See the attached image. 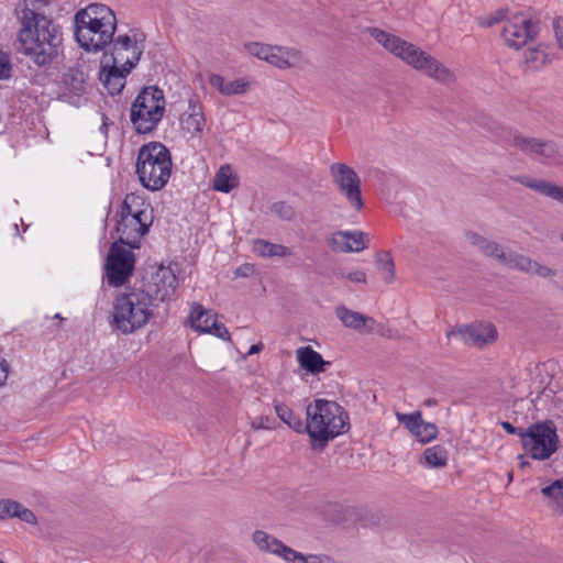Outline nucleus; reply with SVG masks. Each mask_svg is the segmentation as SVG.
Instances as JSON below:
<instances>
[{"mask_svg": "<svg viewBox=\"0 0 563 563\" xmlns=\"http://www.w3.org/2000/svg\"><path fill=\"white\" fill-rule=\"evenodd\" d=\"M178 286V279L175 271L170 266H161L152 275L150 282L144 285V288H139L144 294L148 295L152 303L155 301H165L170 299Z\"/></svg>", "mask_w": 563, "mask_h": 563, "instance_id": "obj_16", "label": "nucleus"}, {"mask_svg": "<svg viewBox=\"0 0 563 563\" xmlns=\"http://www.w3.org/2000/svg\"><path fill=\"white\" fill-rule=\"evenodd\" d=\"M511 147L523 155L549 164L560 156V148L553 140H544L516 132L509 141Z\"/></svg>", "mask_w": 563, "mask_h": 563, "instance_id": "obj_12", "label": "nucleus"}, {"mask_svg": "<svg viewBox=\"0 0 563 563\" xmlns=\"http://www.w3.org/2000/svg\"><path fill=\"white\" fill-rule=\"evenodd\" d=\"M554 32L560 47L563 49V21H556L554 24Z\"/></svg>", "mask_w": 563, "mask_h": 563, "instance_id": "obj_53", "label": "nucleus"}, {"mask_svg": "<svg viewBox=\"0 0 563 563\" xmlns=\"http://www.w3.org/2000/svg\"><path fill=\"white\" fill-rule=\"evenodd\" d=\"M0 563H4V562L0 559Z\"/></svg>", "mask_w": 563, "mask_h": 563, "instance_id": "obj_60", "label": "nucleus"}, {"mask_svg": "<svg viewBox=\"0 0 563 563\" xmlns=\"http://www.w3.org/2000/svg\"><path fill=\"white\" fill-rule=\"evenodd\" d=\"M88 74L84 67H70L62 77L63 95L81 97L87 92Z\"/></svg>", "mask_w": 563, "mask_h": 563, "instance_id": "obj_23", "label": "nucleus"}, {"mask_svg": "<svg viewBox=\"0 0 563 563\" xmlns=\"http://www.w3.org/2000/svg\"><path fill=\"white\" fill-rule=\"evenodd\" d=\"M396 418H397L398 422L401 423L402 426H405L412 434L417 431L420 423H422V421H423L422 417H421V412H419V411H415L412 413L397 412Z\"/></svg>", "mask_w": 563, "mask_h": 563, "instance_id": "obj_43", "label": "nucleus"}, {"mask_svg": "<svg viewBox=\"0 0 563 563\" xmlns=\"http://www.w3.org/2000/svg\"><path fill=\"white\" fill-rule=\"evenodd\" d=\"M274 409L277 417L296 432L306 430V424L302 422L300 416L294 412L287 405L274 401Z\"/></svg>", "mask_w": 563, "mask_h": 563, "instance_id": "obj_31", "label": "nucleus"}, {"mask_svg": "<svg viewBox=\"0 0 563 563\" xmlns=\"http://www.w3.org/2000/svg\"><path fill=\"white\" fill-rule=\"evenodd\" d=\"M9 507H15L13 504H11V499L0 500V519H4V509L8 510Z\"/></svg>", "mask_w": 563, "mask_h": 563, "instance_id": "obj_55", "label": "nucleus"}, {"mask_svg": "<svg viewBox=\"0 0 563 563\" xmlns=\"http://www.w3.org/2000/svg\"><path fill=\"white\" fill-rule=\"evenodd\" d=\"M120 218L128 216L129 218H137L143 216L144 220H148L152 216V209L144 199L135 194H128L120 207Z\"/></svg>", "mask_w": 563, "mask_h": 563, "instance_id": "obj_28", "label": "nucleus"}, {"mask_svg": "<svg viewBox=\"0 0 563 563\" xmlns=\"http://www.w3.org/2000/svg\"><path fill=\"white\" fill-rule=\"evenodd\" d=\"M413 435L420 443H429L437 438L438 427L434 423L422 421Z\"/></svg>", "mask_w": 563, "mask_h": 563, "instance_id": "obj_41", "label": "nucleus"}, {"mask_svg": "<svg viewBox=\"0 0 563 563\" xmlns=\"http://www.w3.org/2000/svg\"><path fill=\"white\" fill-rule=\"evenodd\" d=\"M244 49L251 56L264 62H267L269 52L275 51L272 44L261 42H247L244 44Z\"/></svg>", "mask_w": 563, "mask_h": 563, "instance_id": "obj_39", "label": "nucleus"}, {"mask_svg": "<svg viewBox=\"0 0 563 563\" xmlns=\"http://www.w3.org/2000/svg\"><path fill=\"white\" fill-rule=\"evenodd\" d=\"M273 420L269 417H257L251 422V428L257 430H272L274 428Z\"/></svg>", "mask_w": 563, "mask_h": 563, "instance_id": "obj_48", "label": "nucleus"}, {"mask_svg": "<svg viewBox=\"0 0 563 563\" xmlns=\"http://www.w3.org/2000/svg\"><path fill=\"white\" fill-rule=\"evenodd\" d=\"M264 349H265L264 344L262 342H258V343L252 344L249 347L247 352H262Z\"/></svg>", "mask_w": 563, "mask_h": 563, "instance_id": "obj_56", "label": "nucleus"}, {"mask_svg": "<svg viewBox=\"0 0 563 563\" xmlns=\"http://www.w3.org/2000/svg\"><path fill=\"white\" fill-rule=\"evenodd\" d=\"M254 272V266L251 264H244L236 268L235 275L240 277H247Z\"/></svg>", "mask_w": 563, "mask_h": 563, "instance_id": "obj_50", "label": "nucleus"}, {"mask_svg": "<svg viewBox=\"0 0 563 563\" xmlns=\"http://www.w3.org/2000/svg\"><path fill=\"white\" fill-rule=\"evenodd\" d=\"M209 84L216 88L220 95L225 97L243 95L251 88V81L246 78H236L231 81H225V79L218 74L209 76Z\"/></svg>", "mask_w": 563, "mask_h": 563, "instance_id": "obj_27", "label": "nucleus"}, {"mask_svg": "<svg viewBox=\"0 0 563 563\" xmlns=\"http://www.w3.org/2000/svg\"><path fill=\"white\" fill-rule=\"evenodd\" d=\"M282 558L287 563H305L303 554L289 548L286 544H283V549H280L279 553L276 555Z\"/></svg>", "mask_w": 563, "mask_h": 563, "instance_id": "obj_45", "label": "nucleus"}, {"mask_svg": "<svg viewBox=\"0 0 563 563\" xmlns=\"http://www.w3.org/2000/svg\"><path fill=\"white\" fill-rule=\"evenodd\" d=\"M55 318H56V319H62V317H60L58 313H57V314H55Z\"/></svg>", "mask_w": 563, "mask_h": 563, "instance_id": "obj_58", "label": "nucleus"}, {"mask_svg": "<svg viewBox=\"0 0 563 563\" xmlns=\"http://www.w3.org/2000/svg\"><path fill=\"white\" fill-rule=\"evenodd\" d=\"M134 262L132 251L120 246L118 242L113 243L106 264L108 284L113 287L125 284L133 273Z\"/></svg>", "mask_w": 563, "mask_h": 563, "instance_id": "obj_14", "label": "nucleus"}, {"mask_svg": "<svg viewBox=\"0 0 563 563\" xmlns=\"http://www.w3.org/2000/svg\"><path fill=\"white\" fill-rule=\"evenodd\" d=\"M466 241L476 247L483 255L495 260L499 265L503 264L508 249L494 240H489L477 232H465Z\"/></svg>", "mask_w": 563, "mask_h": 563, "instance_id": "obj_22", "label": "nucleus"}, {"mask_svg": "<svg viewBox=\"0 0 563 563\" xmlns=\"http://www.w3.org/2000/svg\"><path fill=\"white\" fill-rule=\"evenodd\" d=\"M350 231H339L328 239V244L335 252L351 253Z\"/></svg>", "mask_w": 563, "mask_h": 563, "instance_id": "obj_37", "label": "nucleus"}, {"mask_svg": "<svg viewBox=\"0 0 563 563\" xmlns=\"http://www.w3.org/2000/svg\"><path fill=\"white\" fill-rule=\"evenodd\" d=\"M9 365L5 360H0V386H2L8 379Z\"/></svg>", "mask_w": 563, "mask_h": 563, "instance_id": "obj_52", "label": "nucleus"}, {"mask_svg": "<svg viewBox=\"0 0 563 563\" xmlns=\"http://www.w3.org/2000/svg\"><path fill=\"white\" fill-rule=\"evenodd\" d=\"M506 20L507 19H506L505 11L498 10L494 14H492L490 16H488L486 19H482L479 21V24L482 26L490 27V26H493V25H495L497 23H500V22L505 23Z\"/></svg>", "mask_w": 563, "mask_h": 563, "instance_id": "obj_46", "label": "nucleus"}, {"mask_svg": "<svg viewBox=\"0 0 563 563\" xmlns=\"http://www.w3.org/2000/svg\"><path fill=\"white\" fill-rule=\"evenodd\" d=\"M378 271L383 275L384 280L390 284L395 279V264L389 253L385 252L383 257L377 256Z\"/></svg>", "mask_w": 563, "mask_h": 563, "instance_id": "obj_40", "label": "nucleus"}, {"mask_svg": "<svg viewBox=\"0 0 563 563\" xmlns=\"http://www.w3.org/2000/svg\"><path fill=\"white\" fill-rule=\"evenodd\" d=\"M206 125L202 106L190 99L188 109L180 115V126L191 136H200Z\"/></svg>", "mask_w": 563, "mask_h": 563, "instance_id": "obj_24", "label": "nucleus"}, {"mask_svg": "<svg viewBox=\"0 0 563 563\" xmlns=\"http://www.w3.org/2000/svg\"><path fill=\"white\" fill-rule=\"evenodd\" d=\"M352 252H361L368 247L369 236L362 231H350L349 235Z\"/></svg>", "mask_w": 563, "mask_h": 563, "instance_id": "obj_44", "label": "nucleus"}, {"mask_svg": "<svg viewBox=\"0 0 563 563\" xmlns=\"http://www.w3.org/2000/svg\"><path fill=\"white\" fill-rule=\"evenodd\" d=\"M144 41L145 37L142 34L140 38L137 34H134L133 37L126 34L113 37L111 52L103 54L101 64L108 65L111 63L123 68L125 73H131L143 54Z\"/></svg>", "mask_w": 563, "mask_h": 563, "instance_id": "obj_9", "label": "nucleus"}, {"mask_svg": "<svg viewBox=\"0 0 563 563\" xmlns=\"http://www.w3.org/2000/svg\"><path fill=\"white\" fill-rule=\"evenodd\" d=\"M501 265L509 269L537 275L543 278L556 276L555 269L542 265L539 262L532 260L531 257L517 253L509 249Z\"/></svg>", "mask_w": 563, "mask_h": 563, "instance_id": "obj_18", "label": "nucleus"}, {"mask_svg": "<svg viewBox=\"0 0 563 563\" xmlns=\"http://www.w3.org/2000/svg\"><path fill=\"white\" fill-rule=\"evenodd\" d=\"M74 26L79 46L86 52L97 53L111 44L117 30V16L110 7L90 3L76 12Z\"/></svg>", "mask_w": 563, "mask_h": 563, "instance_id": "obj_3", "label": "nucleus"}, {"mask_svg": "<svg viewBox=\"0 0 563 563\" xmlns=\"http://www.w3.org/2000/svg\"><path fill=\"white\" fill-rule=\"evenodd\" d=\"M330 175L351 208L361 211L364 207V201L361 191V179L356 172L346 164L333 163L330 166Z\"/></svg>", "mask_w": 563, "mask_h": 563, "instance_id": "obj_13", "label": "nucleus"}, {"mask_svg": "<svg viewBox=\"0 0 563 563\" xmlns=\"http://www.w3.org/2000/svg\"><path fill=\"white\" fill-rule=\"evenodd\" d=\"M165 111V97L155 86L143 88L131 106V122L139 133H150L156 129Z\"/></svg>", "mask_w": 563, "mask_h": 563, "instance_id": "obj_7", "label": "nucleus"}, {"mask_svg": "<svg viewBox=\"0 0 563 563\" xmlns=\"http://www.w3.org/2000/svg\"><path fill=\"white\" fill-rule=\"evenodd\" d=\"M305 563H327L330 559L325 555H303Z\"/></svg>", "mask_w": 563, "mask_h": 563, "instance_id": "obj_51", "label": "nucleus"}, {"mask_svg": "<svg viewBox=\"0 0 563 563\" xmlns=\"http://www.w3.org/2000/svg\"><path fill=\"white\" fill-rule=\"evenodd\" d=\"M271 212L284 221H291L296 217L295 208L286 201H277L271 206Z\"/></svg>", "mask_w": 563, "mask_h": 563, "instance_id": "obj_42", "label": "nucleus"}, {"mask_svg": "<svg viewBox=\"0 0 563 563\" xmlns=\"http://www.w3.org/2000/svg\"><path fill=\"white\" fill-rule=\"evenodd\" d=\"M501 265L509 269L537 275L543 278L556 276L555 269L542 265L539 262L532 260L531 257L517 253L509 249Z\"/></svg>", "mask_w": 563, "mask_h": 563, "instance_id": "obj_19", "label": "nucleus"}, {"mask_svg": "<svg viewBox=\"0 0 563 563\" xmlns=\"http://www.w3.org/2000/svg\"><path fill=\"white\" fill-rule=\"evenodd\" d=\"M273 47L278 51H271L266 63L276 68H303L309 64V59L298 48L282 45H273Z\"/></svg>", "mask_w": 563, "mask_h": 563, "instance_id": "obj_21", "label": "nucleus"}, {"mask_svg": "<svg viewBox=\"0 0 563 563\" xmlns=\"http://www.w3.org/2000/svg\"><path fill=\"white\" fill-rule=\"evenodd\" d=\"M252 540L260 551L266 552V553H269L273 555H277L279 553L280 549H283V544H284L276 537H274L263 530H256L252 536Z\"/></svg>", "mask_w": 563, "mask_h": 563, "instance_id": "obj_30", "label": "nucleus"}, {"mask_svg": "<svg viewBox=\"0 0 563 563\" xmlns=\"http://www.w3.org/2000/svg\"><path fill=\"white\" fill-rule=\"evenodd\" d=\"M298 362L302 369L307 373L317 375L327 369L330 365V362L324 361L321 357V354H297Z\"/></svg>", "mask_w": 563, "mask_h": 563, "instance_id": "obj_34", "label": "nucleus"}, {"mask_svg": "<svg viewBox=\"0 0 563 563\" xmlns=\"http://www.w3.org/2000/svg\"><path fill=\"white\" fill-rule=\"evenodd\" d=\"M541 494L548 499V506L563 515V479H556L541 488Z\"/></svg>", "mask_w": 563, "mask_h": 563, "instance_id": "obj_29", "label": "nucleus"}, {"mask_svg": "<svg viewBox=\"0 0 563 563\" xmlns=\"http://www.w3.org/2000/svg\"><path fill=\"white\" fill-rule=\"evenodd\" d=\"M423 460L429 467H443L448 463V451L442 445H433L424 450Z\"/></svg>", "mask_w": 563, "mask_h": 563, "instance_id": "obj_36", "label": "nucleus"}, {"mask_svg": "<svg viewBox=\"0 0 563 563\" xmlns=\"http://www.w3.org/2000/svg\"><path fill=\"white\" fill-rule=\"evenodd\" d=\"M501 427L504 428V430H506L509 434H518L523 431L522 429H517L515 428L510 422L508 421H504L501 422Z\"/></svg>", "mask_w": 563, "mask_h": 563, "instance_id": "obj_54", "label": "nucleus"}, {"mask_svg": "<svg viewBox=\"0 0 563 563\" xmlns=\"http://www.w3.org/2000/svg\"><path fill=\"white\" fill-rule=\"evenodd\" d=\"M296 352H306V353H309V352H314V350L312 349V346L310 345H305V346H300L296 350Z\"/></svg>", "mask_w": 563, "mask_h": 563, "instance_id": "obj_57", "label": "nucleus"}, {"mask_svg": "<svg viewBox=\"0 0 563 563\" xmlns=\"http://www.w3.org/2000/svg\"><path fill=\"white\" fill-rule=\"evenodd\" d=\"M238 186L230 166H221L213 178V189L221 192H230Z\"/></svg>", "mask_w": 563, "mask_h": 563, "instance_id": "obj_35", "label": "nucleus"}, {"mask_svg": "<svg viewBox=\"0 0 563 563\" xmlns=\"http://www.w3.org/2000/svg\"><path fill=\"white\" fill-rule=\"evenodd\" d=\"M152 223L153 216H148V220H144L143 216L137 218L121 217L117 225L119 242L129 245L131 249L139 247L141 239L148 232Z\"/></svg>", "mask_w": 563, "mask_h": 563, "instance_id": "obj_17", "label": "nucleus"}, {"mask_svg": "<svg viewBox=\"0 0 563 563\" xmlns=\"http://www.w3.org/2000/svg\"><path fill=\"white\" fill-rule=\"evenodd\" d=\"M11 504H13L15 507H9L8 510L4 509V518L16 517L27 523L36 522V517L30 509L14 500H11Z\"/></svg>", "mask_w": 563, "mask_h": 563, "instance_id": "obj_38", "label": "nucleus"}, {"mask_svg": "<svg viewBox=\"0 0 563 563\" xmlns=\"http://www.w3.org/2000/svg\"><path fill=\"white\" fill-rule=\"evenodd\" d=\"M192 328L197 331L212 333L220 339H229V331L223 323L217 321V316L206 310L201 305L194 303L190 312Z\"/></svg>", "mask_w": 563, "mask_h": 563, "instance_id": "obj_20", "label": "nucleus"}, {"mask_svg": "<svg viewBox=\"0 0 563 563\" xmlns=\"http://www.w3.org/2000/svg\"><path fill=\"white\" fill-rule=\"evenodd\" d=\"M10 56L0 52V79H8L11 76Z\"/></svg>", "mask_w": 563, "mask_h": 563, "instance_id": "obj_47", "label": "nucleus"}, {"mask_svg": "<svg viewBox=\"0 0 563 563\" xmlns=\"http://www.w3.org/2000/svg\"><path fill=\"white\" fill-rule=\"evenodd\" d=\"M336 275L340 277H345L353 283H366V274L362 271H354L346 275L343 273H336Z\"/></svg>", "mask_w": 563, "mask_h": 563, "instance_id": "obj_49", "label": "nucleus"}, {"mask_svg": "<svg viewBox=\"0 0 563 563\" xmlns=\"http://www.w3.org/2000/svg\"><path fill=\"white\" fill-rule=\"evenodd\" d=\"M128 74L123 68L109 63L108 65L101 64L99 77L108 92L114 96L124 88Z\"/></svg>", "mask_w": 563, "mask_h": 563, "instance_id": "obj_26", "label": "nucleus"}, {"mask_svg": "<svg viewBox=\"0 0 563 563\" xmlns=\"http://www.w3.org/2000/svg\"><path fill=\"white\" fill-rule=\"evenodd\" d=\"M511 179L538 194L563 203V187L543 179H536L529 175H516Z\"/></svg>", "mask_w": 563, "mask_h": 563, "instance_id": "obj_25", "label": "nucleus"}, {"mask_svg": "<svg viewBox=\"0 0 563 563\" xmlns=\"http://www.w3.org/2000/svg\"><path fill=\"white\" fill-rule=\"evenodd\" d=\"M169 150L161 142H150L140 147L136 174L143 187L152 191L162 189L172 175Z\"/></svg>", "mask_w": 563, "mask_h": 563, "instance_id": "obj_5", "label": "nucleus"}, {"mask_svg": "<svg viewBox=\"0 0 563 563\" xmlns=\"http://www.w3.org/2000/svg\"><path fill=\"white\" fill-rule=\"evenodd\" d=\"M253 251L263 257H286L291 254L287 246L271 243L266 240H256L253 243Z\"/></svg>", "mask_w": 563, "mask_h": 563, "instance_id": "obj_32", "label": "nucleus"}, {"mask_svg": "<svg viewBox=\"0 0 563 563\" xmlns=\"http://www.w3.org/2000/svg\"><path fill=\"white\" fill-rule=\"evenodd\" d=\"M448 340L459 339L467 347L485 349L498 339L495 324L488 321H475L460 324L446 331Z\"/></svg>", "mask_w": 563, "mask_h": 563, "instance_id": "obj_11", "label": "nucleus"}, {"mask_svg": "<svg viewBox=\"0 0 563 563\" xmlns=\"http://www.w3.org/2000/svg\"><path fill=\"white\" fill-rule=\"evenodd\" d=\"M519 437L523 449L534 460H548L558 450L559 437L552 421L533 423Z\"/></svg>", "mask_w": 563, "mask_h": 563, "instance_id": "obj_8", "label": "nucleus"}, {"mask_svg": "<svg viewBox=\"0 0 563 563\" xmlns=\"http://www.w3.org/2000/svg\"><path fill=\"white\" fill-rule=\"evenodd\" d=\"M334 313L344 327L361 334L377 333L382 336H391V330L384 323L376 321L369 316L349 309L345 306H338Z\"/></svg>", "mask_w": 563, "mask_h": 563, "instance_id": "obj_15", "label": "nucleus"}, {"mask_svg": "<svg viewBox=\"0 0 563 563\" xmlns=\"http://www.w3.org/2000/svg\"><path fill=\"white\" fill-rule=\"evenodd\" d=\"M561 240L563 241V233H562Z\"/></svg>", "mask_w": 563, "mask_h": 563, "instance_id": "obj_59", "label": "nucleus"}, {"mask_svg": "<svg viewBox=\"0 0 563 563\" xmlns=\"http://www.w3.org/2000/svg\"><path fill=\"white\" fill-rule=\"evenodd\" d=\"M306 416V431L312 441L327 443L350 428L349 415L332 400H313L307 406Z\"/></svg>", "mask_w": 563, "mask_h": 563, "instance_id": "obj_4", "label": "nucleus"}, {"mask_svg": "<svg viewBox=\"0 0 563 563\" xmlns=\"http://www.w3.org/2000/svg\"><path fill=\"white\" fill-rule=\"evenodd\" d=\"M367 31L386 51L400 58L417 71L443 85H451L455 81V75L451 69L415 44L378 27H369Z\"/></svg>", "mask_w": 563, "mask_h": 563, "instance_id": "obj_2", "label": "nucleus"}, {"mask_svg": "<svg viewBox=\"0 0 563 563\" xmlns=\"http://www.w3.org/2000/svg\"><path fill=\"white\" fill-rule=\"evenodd\" d=\"M525 65L528 70L536 71L543 68L549 62V54L542 46L528 48L523 54Z\"/></svg>", "mask_w": 563, "mask_h": 563, "instance_id": "obj_33", "label": "nucleus"}, {"mask_svg": "<svg viewBox=\"0 0 563 563\" xmlns=\"http://www.w3.org/2000/svg\"><path fill=\"white\" fill-rule=\"evenodd\" d=\"M45 0H23L16 8L21 52L38 67L52 65L63 44L62 27L46 14Z\"/></svg>", "mask_w": 563, "mask_h": 563, "instance_id": "obj_1", "label": "nucleus"}, {"mask_svg": "<svg viewBox=\"0 0 563 563\" xmlns=\"http://www.w3.org/2000/svg\"><path fill=\"white\" fill-rule=\"evenodd\" d=\"M152 306L154 305L148 295L139 288L121 294L114 303L113 318L117 328L123 333H132L144 327L152 316Z\"/></svg>", "mask_w": 563, "mask_h": 563, "instance_id": "obj_6", "label": "nucleus"}, {"mask_svg": "<svg viewBox=\"0 0 563 563\" xmlns=\"http://www.w3.org/2000/svg\"><path fill=\"white\" fill-rule=\"evenodd\" d=\"M539 31L540 26L537 20L518 13L505 21L500 35L507 47L519 51L533 41Z\"/></svg>", "mask_w": 563, "mask_h": 563, "instance_id": "obj_10", "label": "nucleus"}]
</instances>
